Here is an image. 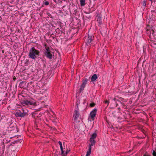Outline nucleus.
Here are the masks:
<instances>
[{
    "label": "nucleus",
    "mask_w": 156,
    "mask_h": 156,
    "mask_svg": "<svg viewBox=\"0 0 156 156\" xmlns=\"http://www.w3.org/2000/svg\"><path fill=\"white\" fill-rule=\"evenodd\" d=\"M28 100H23L22 102V103L23 104H25V105H26L27 104V103H27V102H28Z\"/></svg>",
    "instance_id": "15"
},
{
    "label": "nucleus",
    "mask_w": 156,
    "mask_h": 156,
    "mask_svg": "<svg viewBox=\"0 0 156 156\" xmlns=\"http://www.w3.org/2000/svg\"><path fill=\"white\" fill-rule=\"evenodd\" d=\"M143 5L144 6H145L146 5V2L145 1H144L143 2Z\"/></svg>",
    "instance_id": "21"
},
{
    "label": "nucleus",
    "mask_w": 156,
    "mask_h": 156,
    "mask_svg": "<svg viewBox=\"0 0 156 156\" xmlns=\"http://www.w3.org/2000/svg\"><path fill=\"white\" fill-rule=\"evenodd\" d=\"M44 54L47 58L50 59L52 58V55L51 53L49 48H46V50L45 51Z\"/></svg>",
    "instance_id": "3"
},
{
    "label": "nucleus",
    "mask_w": 156,
    "mask_h": 156,
    "mask_svg": "<svg viewBox=\"0 0 156 156\" xmlns=\"http://www.w3.org/2000/svg\"><path fill=\"white\" fill-rule=\"evenodd\" d=\"M80 114L77 110H75L73 116L74 117V119L75 121H77V118L79 117Z\"/></svg>",
    "instance_id": "7"
},
{
    "label": "nucleus",
    "mask_w": 156,
    "mask_h": 156,
    "mask_svg": "<svg viewBox=\"0 0 156 156\" xmlns=\"http://www.w3.org/2000/svg\"><path fill=\"white\" fill-rule=\"evenodd\" d=\"M41 83V80H39V81L38 82H37V83L38 84H40V83Z\"/></svg>",
    "instance_id": "28"
},
{
    "label": "nucleus",
    "mask_w": 156,
    "mask_h": 156,
    "mask_svg": "<svg viewBox=\"0 0 156 156\" xmlns=\"http://www.w3.org/2000/svg\"><path fill=\"white\" fill-rule=\"evenodd\" d=\"M43 4L46 5H48L49 4V2H48L46 1V0H44L43 2Z\"/></svg>",
    "instance_id": "12"
},
{
    "label": "nucleus",
    "mask_w": 156,
    "mask_h": 156,
    "mask_svg": "<svg viewBox=\"0 0 156 156\" xmlns=\"http://www.w3.org/2000/svg\"><path fill=\"white\" fill-rule=\"evenodd\" d=\"M152 34H153L154 33V31L153 30H152Z\"/></svg>",
    "instance_id": "29"
},
{
    "label": "nucleus",
    "mask_w": 156,
    "mask_h": 156,
    "mask_svg": "<svg viewBox=\"0 0 156 156\" xmlns=\"http://www.w3.org/2000/svg\"><path fill=\"white\" fill-rule=\"evenodd\" d=\"M44 47H45L46 50V48H49L47 46V44L46 43H45L44 45Z\"/></svg>",
    "instance_id": "27"
},
{
    "label": "nucleus",
    "mask_w": 156,
    "mask_h": 156,
    "mask_svg": "<svg viewBox=\"0 0 156 156\" xmlns=\"http://www.w3.org/2000/svg\"><path fill=\"white\" fill-rule=\"evenodd\" d=\"M70 151V149H69V150H68V149H67L66 152V154H67L69 152V151Z\"/></svg>",
    "instance_id": "25"
},
{
    "label": "nucleus",
    "mask_w": 156,
    "mask_h": 156,
    "mask_svg": "<svg viewBox=\"0 0 156 156\" xmlns=\"http://www.w3.org/2000/svg\"><path fill=\"white\" fill-rule=\"evenodd\" d=\"M27 103L26 105H34V103L32 102L29 101H28L27 102V103Z\"/></svg>",
    "instance_id": "13"
},
{
    "label": "nucleus",
    "mask_w": 156,
    "mask_h": 156,
    "mask_svg": "<svg viewBox=\"0 0 156 156\" xmlns=\"http://www.w3.org/2000/svg\"><path fill=\"white\" fill-rule=\"evenodd\" d=\"M115 98H114V100H115Z\"/></svg>",
    "instance_id": "32"
},
{
    "label": "nucleus",
    "mask_w": 156,
    "mask_h": 156,
    "mask_svg": "<svg viewBox=\"0 0 156 156\" xmlns=\"http://www.w3.org/2000/svg\"><path fill=\"white\" fill-rule=\"evenodd\" d=\"M91 153V148H89V150L87 151V154L88 155H90V154Z\"/></svg>",
    "instance_id": "14"
},
{
    "label": "nucleus",
    "mask_w": 156,
    "mask_h": 156,
    "mask_svg": "<svg viewBox=\"0 0 156 156\" xmlns=\"http://www.w3.org/2000/svg\"><path fill=\"white\" fill-rule=\"evenodd\" d=\"M22 112L19 111L16 112L15 113V115L17 117H23L26 115V113L24 112V110L22 109Z\"/></svg>",
    "instance_id": "2"
},
{
    "label": "nucleus",
    "mask_w": 156,
    "mask_h": 156,
    "mask_svg": "<svg viewBox=\"0 0 156 156\" xmlns=\"http://www.w3.org/2000/svg\"><path fill=\"white\" fill-rule=\"evenodd\" d=\"M39 51L35 49L34 47H32L29 51V56L33 59H35L39 55Z\"/></svg>",
    "instance_id": "1"
},
{
    "label": "nucleus",
    "mask_w": 156,
    "mask_h": 156,
    "mask_svg": "<svg viewBox=\"0 0 156 156\" xmlns=\"http://www.w3.org/2000/svg\"><path fill=\"white\" fill-rule=\"evenodd\" d=\"M105 104H108L107 105V106H108V105L109 103V101H108L106 100V101H105Z\"/></svg>",
    "instance_id": "23"
},
{
    "label": "nucleus",
    "mask_w": 156,
    "mask_h": 156,
    "mask_svg": "<svg viewBox=\"0 0 156 156\" xmlns=\"http://www.w3.org/2000/svg\"><path fill=\"white\" fill-rule=\"evenodd\" d=\"M150 1H152V0H150Z\"/></svg>",
    "instance_id": "34"
},
{
    "label": "nucleus",
    "mask_w": 156,
    "mask_h": 156,
    "mask_svg": "<svg viewBox=\"0 0 156 156\" xmlns=\"http://www.w3.org/2000/svg\"><path fill=\"white\" fill-rule=\"evenodd\" d=\"M45 97H46V94H45Z\"/></svg>",
    "instance_id": "36"
},
{
    "label": "nucleus",
    "mask_w": 156,
    "mask_h": 156,
    "mask_svg": "<svg viewBox=\"0 0 156 156\" xmlns=\"http://www.w3.org/2000/svg\"><path fill=\"white\" fill-rule=\"evenodd\" d=\"M47 91V90L42 89L41 90V92H42V93H43L44 91ZM40 92H41V91Z\"/></svg>",
    "instance_id": "26"
},
{
    "label": "nucleus",
    "mask_w": 156,
    "mask_h": 156,
    "mask_svg": "<svg viewBox=\"0 0 156 156\" xmlns=\"http://www.w3.org/2000/svg\"><path fill=\"white\" fill-rule=\"evenodd\" d=\"M97 136V134L96 133H94L91 136V137L90 139H92V140H94V139L96 138Z\"/></svg>",
    "instance_id": "9"
},
{
    "label": "nucleus",
    "mask_w": 156,
    "mask_h": 156,
    "mask_svg": "<svg viewBox=\"0 0 156 156\" xmlns=\"http://www.w3.org/2000/svg\"><path fill=\"white\" fill-rule=\"evenodd\" d=\"M95 105L94 103H93L90 104V106L91 107H93Z\"/></svg>",
    "instance_id": "20"
},
{
    "label": "nucleus",
    "mask_w": 156,
    "mask_h": 156,
    "mask_svg": "<svg viewBox=\"0 0 156 156\" xmlns=\"http://www.w3.org/2000/svg\"><path fill=\"white\" fill-rule=\"evenodd\" d=\"M94 37L92 36H90L88 35V37H86L85 38L84 41L86 44H90L93 39Z\"/></svg>",
    "instance_id": "4"
},
{
    "label": "nucleus",
    "mask_w": 156,
    "mask_h": 156,
    "mask_svg": "<svg viewBox=\"0 0 156 156\" xmlns=\"http://www.w3.org/2000/svg\"><path fill=\"white\" fill-rule=\"evenodd\" d=\"M97 109L96 108L94 109L90 113V116L92 120H94V117H95L96 115V114Z\"/></svg>",
    "instance_id": "6"
},
{
    "label": "nucleus",
    "mask_w": 156,
    "mask_h": 156,
    "mask_svg": "<svg viewBox=\"0 0 156 156\" xmlns=\"http://www.w3.org/2000/svg\"><path fill=\"white\" fill-rule=\"evenodd\" d=\"M25 83V82L24 81H23L21 82L20 83V85L21 86H22L23 85V84Z\"/></svg>",
    "instance_id": "18"
},
{
    "label": "nucleus",
    "mask_w": 156,
    "mask_h": 156,
    "mask_svg": "<svg viewBox=\"0 0 156 156\" xmlns=\"http://www.w3.org/2000/svg\"><path fill=\"white\" fill-rule=\"evenodd\" d=\"M99 75H97L96 74H94L92 76L91 78H97L98 77H99Z\"/></svg>",
    "instance_id": "16"
},
{
    "label": "nucleus",
    "mask_w": 156,
    "mask_h": 156,
    "mask_svg": "<svg viewBox=\"0 0 156 156\" xmlns=\"http://www.w3.org/2000/svg\"><path fill=\"white\" fill-rule=\"evenodd\" d=\"M60 147L61 151V154H63L64 153V151L63 149L62 146V147Z\"/></svg>",
    "instance_id": "17"
},
{
    "label": "nucleus",
    "mask_w": 156,
    "mask_h": 156,
    "mask_svg": "<svg viewBox=\"0 0 156 156\" xmlns=\"http://www.w3.org/2000/svg\"><path fill=\"white\" fill-rule=\"evenodd\" d=\"M89 156V155H88L87 154L86 156Z\"/></svg>",
    "instance_id": "30"
},
{
    "label": "nucleus",
    "mask_w": 156,
    "mask_h": 156,
    "mask_svg": "<svg viewBox=\"0 0 156 156\" xmlns=\"http://www.w3.org/2000/svg\"><path fill=\"white\" fill-rule=\"evenodd\" d=\"M154 44H156V43H155Z\"/></svg>",
    "instance_id": "35"
},
{
    "label": "nucleus",
    "mask_w": 156,
    "mask_h": 156,
    "mask_svg": "<svg viewBox=\"0 0 156 156\" xmlns=\"http://www.w3.org/2000/svg\"><path fill=\"white\" fill-rule=\"evenodd\" d=\"M152 155L153 156H156V152L154 150L153 151Z\"/></svg>",
    "instance_id": "19"
},
{
    "label": "nucleus",
    "mask_w": 156,
    "mask_h": 156,
    "mask_svg": "<svg viewBox=\"0 0 156 156\" xmlns=\"http://www.w3.org/2000/svg\"><path fill=\"white\" fill-rule=\"evenodd\" d=\"M90 143L89 144V148H91V147L93 146L95 144V141L94 140H92V139H90Z\"/></svg>",
    "instance_id": "8"
},
{
    "label": "nucleus",
    "mask_w": 156,
    "mask_h": 156,
    "mask_svg": "<svg viewBox=\"0 0 156 156\" xmlns=\"http://www.w3.org/2000/svg\"><path fill=\"white\" fill-rule=\"evenodd\" d=\"M58 143L60 145V147H62V142L61 141H59L58 142Z\"/></svg>",
    "instance_id": "24"
},
{
    "label": "nucleus",
    "mask_w": 156,
    "mask_h": 156,
    "mask_svg": "<svg viewBox=\"0 0 156 156\" xmlns=\"http://www.w3.org/2000/svg\"><path fill=\"white\" fill-rule=\"evenodd\" d=\"M89 156V155H88L87 154L86 156Z\"/></svg>",
    "instance_id": "31"
},
{
    "label": "nucleus",
    "mask_w": 156,
    "mask_h": 156,
    "mask_svg": "<svg viewBox=\"0 0 156 156\" xmlns=\"http://www.w3.org/2000/svg\"><path fill=\"white\" fill-rule=\"evenodd\" d=\"M82 82V83L80 88V93L82 92L84 90L86 85L87 84V79H86L85 80H83Z\"/></svg>",
    "instance_id": "5"
},
{
    "label": "nucleus",
    "mask_w": 156,
    "mask_h": 156,
    "mask_svg": "<svg viewBox=\"0 0 156 156\" xmlns=\"http://www.w3.org/2000/svg\"><path fill=\"white\" fill-rule=\"evenodd\" d=\"M97 21L98 22V23L100 24L101 23V17L99 16H98L97 17Z\"/></svg>",
    "instance_id": "10"
},
{
    "label": "nucleus",
    "mask_w": 156,
    "mask_h": 156,
    "mask_svg": "<svg viewBox=\"0 0 156 156\" xmlns=\"http://www.w3.org/2000/svg\"><path fill=\"white\" fill-rule=\"evenodd\" d=\"M91 81L92 82H94V81H95L97 79H91Z\"/></svg>",
    "instance_id": "22"
},
{
    "label": "nucleus",
    "mask_w": 156,
    "mask_h": 156,
    "mask_svg": "<svg viewBox=\"0 0 156 156\" xmlns=\"http://www.w3.org/2000/svg\"><path fill=\"white\" fill-rule=\"evenodd\" d=\"M31 84L33 82L32 81L31 82Z\"/></svg>",
    "instance_id": "33"
},
{
    "label": "nucleus",
    "mask_w": 156,
    "mask_h": 156,
    "mask_svg": "<svg viewBox=\"0 0 156 156\" xmlns=\"http://www.w3.org/2000/svg\"><path fill=\"white\" fill-rule=\"evenodd\" d=\"M85 0H80V2L81 6H84L85 5Z\"/></svg>",
    "instance_id": "11"
}]
</instances>
